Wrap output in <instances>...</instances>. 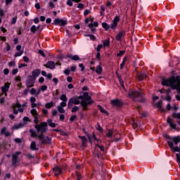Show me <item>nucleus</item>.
Segmentation results:
<instances>
[{"instance_id":"obj_1","label":"nucleus","mask_w":180,"mask_h":180,"mask_svg":"<svg viewBox=\"0 0 180 180\" xmlns=\"http://www.w3.org/2000/svg\"><path fill=\"white\" fill-rule=\"evenodd\" d=\"M162 85L164 86H171L172 89H176L180 92V75L172 77L169 79H163Z\"/></svg>"},{"instance_id":"obj_2","label":"nucleus","mask_w":180,"mask_h":180,"mask_svg":"<svg viewBox=\"0 0 180 180\" xmlns=\"http://www.w3.org/2000/svg\"><path fill=\"white\" fill-rule=\"evenodd\" d=\"M168 141L167 143L172 153H179L180 151V136H174Z\"/></svg>"},{"instance_id":"obj_3","label":"nucleus","mask_w":180,"mask_h":180,"mask_svg":"<svg viewBox=\"0 0 180 180\" xmlns=\"http://www.w3.org/2000/svg\"><path fill=\"white\" fill-rule=\"evenodd\" d=\"M128 95L134 102H144L146 101L143 91L140 89L131 91Z\"/></svg>"},{"instance_id":"obj_4","label":"nucleus","mask_w":180,"mask_h":180,"mask_svg":"<svg viewBox=\"0 0 180 180\" xmlns=\"http://www.w3.org/2000/svg\"><path fill=\"white\" fill-rule=\"evenodd\" d=\"M79 99H82V96H73L69 99L68 103V108H72V105H79L81 103V101Z\"/></svg>"},{"instance_id":"obj_5","label":"nucleus","mask_w":180,"mask_h":180,"mask_svg":"<svg viewBox=\"0 0 180 180\" xmlns=\"http://www.w3.org/2000/svg\"><path fill=\"white\" fill-rule=\"evenodd\" d=\"M35 129H37V131L46 133V131H47V122H41L40 124H35Z\"/></svg>"},{"instance_id":"obj_6","label":"nucleus","mask_w":180,"mask_h":180,"mask_svg":"<svg viewBox=\"0 0 180 180\" xmlns=\"http://www.w3.org/2000/svg\"><path fill=\"white\" fill-rule=\"evenodd\" d=\"M39 140L41 141V144H51V139L49 136H44L43 134L38 136Z\"/></svg>"},{"instance_id":"obj_7","label":"nucleus","mask_w":180,"mask_h":180,"mask_svg":"<svg viewBox=\"0 0 180 180\" xmlns=\"http://www.w3.org/2000/svg\"><path fill=\"white\" fill-rule=\"evenodd\" d=\"M36 82V79L33 78L32 76H28V79L26 80L27 88H32L34 86V83Z\"/></svg>"},{"instance_id":"obj_8","label":"nucleus","mask_w":180,"mask_h":180,"mask_svg":"<svg viewBox=\"0 0 180 180\" xmlns=\"http://www.w3.org/2000/svg\"><path fill=\"white\" fill-rule=\"evenodd\" d=\"M119 22H120V17L117 15L112 20V23L110 25V29H112V30H116V27H117V23H119Z\"/></svg>"},{"instance_id":"obj_9","label":"nucleus","mask_w":180,"mask_h":180,"mask_svg":"<svg viewBox=\"0 0 180 180\" xmlns=\"http://www.w3.org/2000/svg\"><path fill=\"white\" fill-rule=\"evenodd\" d=\"M167 122L169 124V127L172 129H173V130H176V131H178V127H177L176 123L174 122V118H171L168 117Z\"/></svg>"},{"instance_id":"obj_10","label":"nucleus","mask_w":180,"mask_h":180,"mask_svg":"<svg viewBox=\"0 0 180 180\" xmlns=\"http://www.w3.org/2000/svg\"><path fill=\"white\" fill-rule=\"evenodd\" d=\"M53 25H56L58 26H65V25H67V21L64 20L63 19L56 18L53 20Z\"/></svg>"},{"instance_id":"obj_11","label":"nucleus","mask_w":180,"mask_h":180,"mask_svg":"<svg viewBox=\"0 0 180 180\" xmlns=\"http://www.w3.org/2000/svg\"><path fill=\"white\" fill-rule=\"evenodd\" d=\"M110 103L112 106H115L116 108H120L123 103L120 99H113L110 100Z\"/></svg>"},{"instance_id":"obj_12","label":"nucleus","mask_w":180,"mask_h":180,"mask_svg":"<svg viewBox=\"0 0 180 180\" xmlns=\"http://www.w3.org/2000/svg\"><path fill=\"white\" fill-rule=\"evenodd\" d=\"M9 88H11V83L6 82L4 84V86L1 87V91L5 95H6V92L9 91Z\"/></svg>"},{"instance_id":"obj_13","label":"nucleus","mask_w":180,"mask_h":180,"mask_svg":"<svg viewBox=\"0 0 180 180\" xmlns=\"http://www.w3.org/2000/svg\"><path fill=\"white\" fill-rule=\"evenodd\" d=\"M126 35L124 31H120L115 37L117 41H122V38Z\"/></svg>"},{"instance_id":"obj_14","label":"nucleus","mask_w":180,"mask_h":180,"mask_svg":"<svg viewBox=\"0 0 180 180\" xmlns=\"http://www.w3.org/2000/svg\"><path fill=\"white\" fill-rule=\"evenodd\" d=\"M40 72H41V70L40 69L34 70L32 72V78H34V79H36V78H37V77H39L40 75Z\"/></svg>"},{"instance_id":"obj_15","label":"nucleus","mask_w":180,"mask_h":180,"mask_svg":"<svg viewBox=\"0 0 180 180\" xmlns=\"http://www.w3.org/2000/svg\"><path fill=\"white\" fill-rule=\"evenodd\" d=\"M172 116L174 119H176L179 126H180V112H174Z\"/></svg>"},{"instance_id":"obj_16","label":"nucleus","mask_w":180,"mask_h":180,"mask_svg":"<svg viewBox=\"0 0 180 180\" xmlns=\"http://www.w3.org/2000/svg\"><path fill=\"white\" fill-rule=\"evenodd\" d=\"M46 68H49L50 70H54L56 68V64L53 61H49L44 65Z\"/></svg>"},{"instance_id":"obj_17","label":"nucleus","mask_w":180,"mask_h":180,"mask_svg":"<svg viewBox=\"0 0 180 180\" xmlns=\"http://www.w3.org/2000/svg\"><path fill=\"white\" fill-rule=\"evenodd\" d=\"M95 71L98 75L102 74V71H103V69L102 68V63H99L98 65L96 66Z\"/></svg>"},{"instance_id":"obj_18","label":"nucleus","mask_w":180,"mask_h":180,"mask_svg":"<svg viewBox=\"0 0 180 180\" xmlns=\"http://www.w3.org/2000/svg\"><path fill=\"white\" fill-rule=\"evenodd\" d=\"M60 101H62V102L60 103L61 105H63V106L67 105V101H68V98H67V95L65 94H62L60 96Z\"/></svg>"},{"instance_id":"obj_19","label":"nucleus","mask_w":180,"mask_h":180,"mask_svg":"<svg viewBox=\"0 0 180 180\" xmlns=\"http://www.w3.org/2000/svg\"><path fill=\"white\" fill-rule=\"evenodd\" d=\"M65 106H67V104H65V105H63L61 103H60V105L57 106V109L59 113H65V110L64 109Z\"/></svg>"},{"instance_id":"obj_20","label":"nucleus","mask_w":180,"mask_h":180,"mask_svg":"<svg viewBox=\"0 0 180 180\" xmlns=\"http://www.w3.org/2000/svg\"><path fill=\"white\" fill-rule=\"evenodd\" d=\"M25 127V124L20 122L19 124H15L13 126L14 130H19V129H23Z\"/></svg>"},{"instance_id":"obj_21","label":"nucleus","mask_w":180,"mask_h":180,"mask_svg":"<svg viewBox=\"0 0 180 180\" xmlns=\"http://www.w3.org/2000/svg\"><path fill=\"white\" fill-rule=\"evenodd\" d=\"M66 58H70L71 60H73V61H78V60H79V56H78V55L72 56L71 54H68Z\"/></svg>"},{"instance_id":"obj_22","label":"nucleus","mask_w":180,"mask_h":180,"mask_svg":"<svg viewBox=\"0 0 180 180\" xmlns=\"http://www.w3.org/2000/svg\"><path fill=\"white\" fill-rule=\"evenodd\" d=\"M1 134H4V136H6V137H9V136H11V132H9V131H8L6 127H4L1 129Z\"/></svg>"},{"instance_id":"obj_23","label":"nucleus","mask_w":180,"mask_h":180,"mask_svg":"<svg viewBox=\"0 0 180 180\" xmlns=\"http://www.w3.org/2000/svg\"><path fill=\"white\" fill-rule=\"evenodd\" d=\"M82 99H81V101H82V102H85V101H89V94H88V92H84L82 96Z\"/></svg>"},{"instance_id":"obj_24","label":"nucleus","mask_w":180,"mask_h":180,"mask_svg":"<svg viewBox=\"0 0 180 180\" xmlns=\"http://www.w3.org/2000/svg\"><path fill=\"white\" fill-rule=\"evenodd\" d=\"M56 103L53 101H50L49 103H47L45 104V108L46 109H51V108H54Z\"/></svg>"},{"instance_id":"obj_25","label":"nucleus","mask_w":180,"mask_h":180,"mask_svg":"<svg viewBox=\"0 0 180 180\" xmlns=\"http://www.w3.org/2000/svg\"><path fill=\"white\" fill-rule=\"evenodd\" d=\"M147 75H146V73H140L139 75H138V79L139 81H144V79H146Z\"/></svg>"},{"instance_id":"obj_26","label":"nucleus","mask_w":180,"mask_h":180,"mask_svg":"<svg viewBox=\"0 0 180 180\" xmlns=\"http://www.w3.org/2000/svg\"><path fill=\"white\" fill-rule=\"evenodd\" d=\"M103 47H109L110 46V39L107 38L105 40L103 41Z\"/></svg>"},{"instance_id":"obj_27","label":"nucleus","mask_w":180,"mask_h":180,"mask_svg":"<svg viewBox=\"0 0 180 180\" xmlns=\"http://www.w3.org/2000/svg\"><path fill=\"white\" fill-rule=\"evenodd\" d=\"M22 154L21 152L17 151L14 154L12 155V160H19V155Z\"/></svg>"},{"instance_id":"obj_28","label":"nucleus","mask_w":180,"mask_h":180,"mask_svg":"<svg viewBox=\"0 0 180 180\" xmlns=\"http://www.w3.org/2000/svg\"><path fill=\"white\" fill-rule=\"evenodd\" d=\"M53 172L55 173L56 176H57L61 174V169H60L58 167H56L53 169Z\"/></svg>"},{"instance_id":"obj_29","label":"nucleus","mask_w":180,"mask_h":180,"mask_svg":"<svg viewBox=\"0 0 180 180\" xmlns=\"http://www.w3.org/2000/svg\"><path fill=\"white\" fill-rule=\"evenodd\" d=\"M97 108H98V109H99V110H100V112H101V113H104V115H109L108 111H106V110H105L103 108H102L101 105H98Z\"/></svg>"},{"instance_id":"obj_30","label":"nucleus","mask_w":180,"mask_h":180,"mask_svg":"<svg viewBox=\"0 0 180 180\" xmlns=\"http://www.w3.org/2000/svg\"><path fill=\"white\" fill-rule=\"evenodd\" d=\"M30 148L33 150H39V146H37L35 141L31 143Z\"/></svg>"},{"instance_id":"obj_31","label":"nucleus","mask_w":180,"mask_h":180,"mask_svg":"<svg viewBox=\"0 0 180 180\" xmlns=\"http://www.w3.org/2000/svg\"><path fill=\"white\" fill-rule=\"evenodd\" d=\"M79 139L82 140V146L85 147V144L86 143V141H87L86 137L84 136H79Z\"/></svg>"},{"instance_id":"obj_32","label":"nucleus","mask_w":180,"mask_h":180,"mask_svg":"<svg viewBox=\"0 0 180 180\" xmlns=\"http://www.w3.org/2000/svg\"><path fill=\"white\" fill-rule=\"evenodd\" d=\"M102 27H103V29H105V30L108 31V30H109V29H110V25H109V24H108L106 22H103Z\"/></svg>"},{"instance_id":"obj_33","label":"nucleus","mask_w":180,"mask_h":180,"mask_svg":"<svg viewBox=\"0 0 180 180\" xmlns=\"http://www.w3.org/2000/svg\"><path fill=\"white\" fill-rule=\"evenodd\" d=\"M19 162V159H12V165L13 167H17L18 163Z\"/></svg>"},{"instance_id":"obj_34","label":"nucleus","mask_w":180,"mask_h":180,"mask_svg":"<svg viewBox=\"0 0 180 180\" xmlns=\"http://www.w3.org/2000/svg\"><path fill=\"white\" fill-rule=\"evenodd\" d=\"M30 113L33 117L37 116V115H39V112H37V110H36L35 108H32L30 110Z\"/></svg>"},{"instance_id":"obj_35","label":"nucleus","mask_w":180,"mask_h":180,"mask_svg":"<svg viewBox=\"0 0 180 180\" xmlns=\"http://www.w3.org/2000/svg\"><path fill=\"white\" fill-rule=\"evenodd\" d=\"M39 119H40V115L39 114L34 116V122L35 124H39Z\"/></svg>"},{"instance_id":"obj_36","label":"nucleus","mask_w":180,"mask_h":180,"mask_svg":"<svg viewBox=\"0 0 180 180\" xmlns=\"http://www.w3.org/2000/svg\"><path fill=\"white\" fill-rule=\"evenodd\" d=\"M30 94L34 95V96H37V90L34 88H32L30 91Z\"/></svg>"},{"instance_id":"obj_37","label":"nucleus","mask_w":180,"mask_h":180,"mask_svg":"<svg viewBox=\"0 0 180 180\" xmlns=\"http://www.w3.org/2000/svg\"><path fill=\"white\" fill-rule=\"evenodd\" d=\"M106 136L109 139H112V137L113 136V131L112 129H109L108 133L106 134Z\"/></svg>"},{"instance_id":"obj_38","label":"nucleus","mask_w":180,"mask_h":180,"mask_svg":"<svg viewBox=\"0 0 180 180\" xmlns=\"http://www.w3.org/2000/svg\"><path fill=\"white\" fill-rule=\"evenodd\" d=\"M32 33H36L37 30H39V27H36V25H32L30 28Z\"/></svg>"},{"instance_id":"obj_39","label":"nucleus","mask_w":180,"mask_h":180,"mask_svg":"<svg viewBox=\"0 0 180 180\" xmlns=\"http://www.w3.org/2000/svg\"><path fill=\"white\" fill-rule=\"evenodd\" d=\"M30 133H31V137H37V132H36L34 129H30Z\"/></svg>"},{"instance_id":"obj_40","label":"nucleus","mask_w":180,"mask_h":180,"mask_svg":"<svg viewBox=\"0 0 180 180\" xmlns=\"http://www.w3.org/2000/svg\"><path fill=\"white\" fill-rule=\"evenodd\" d=\"M47 123L49 124V126H50V127H56V123L51 122V120H47Z\"/></svg>"},{"instance_id":"obj_41","label":"nucleus","mask_w":180,"mask_h":180,"mask_svg":"<svg viewBox=\"0 0 180 180\" xmlns=\"http://www.w3.org/2000/svg\"><path fill=\"white\" fill-rule=\"evenodd\" d=\"M127 61V58H124L122 63L120 64V70H122L123 67H124V64H126V62Z\"/></svg>"},{"instance_id":"obj_42","label":"nucleus","mask_w":180,"mask_h":180,"mask_svg":"<svg viewBox=\"0 0 180 180\" xmlns=\"http://www.w3.org/2000/svg\"><path fill=\"white\" fill-rule=\"evenodd\" d=\"M79 110V107L77 106V105L72 107V113H75V112H78Z\"/></svg>"},{"instance_id":"obj_43","label":"nucleus","mask_w":180,"mask_h":180,"mask_svg":"<svg viewBox=\"0 0 180 180\" xmlns=\"http://www.w3.org/2000/svg\"><path fill=\"white\" fill-rule=\"evenodd\" d=\"M81 105H82L84 110H86V106H88V103H86L84 101H82Z\"/></svg>"},{"instance_id":"obj_44","label":"nucleus","mask_w":180,"mask_h":180,"mask_svg":"<svg viewBox=\"0 0 180 180\" xmlns=\"http://www.w3.org/2000/svg\"><path fill=\"white\" fill-rule=\"evenodd\" d=\"M18 22V17H14L11 19V25H15Z\"/></svg>"},{"instance_id":"obj_45","label":"nucleus","mask_w":180,"mask_h":180,"mask_svg":"<svg viewBox=\"0 0 180 180\" xmlns=\"http://www.w3.org/2000/svg\"><path fill=\"white\" fill-rule=\"evenodd\" d=\"M88 27L91 29V32H95V30H96V28L94 27V25L92 23H89Z\"/></svg>"},{"instance_id":"obj_46","label":"nucleus","mask_w":180,"mask_h":180,"mask_svg":"<svg viewBox=\"0 0 180 180\" xmlns=\"http://www.w3.org/2000/svg\"><path fill=\"white\" fill-rule=\"evenodd\" d=\"M23 54V51H20L19 52H16L14 55V57H20Z\"/></svg>"},{"instance_id":"obj_47","label":"nucleus","mask_w":180,"mask_h":180,"mask_svg":"<svg viewBox=\"0 0 180 180\" xmlns=\"http://www.w3.org/2000/svg\"><path fill=\"white\" fill-rule=\"evenodd\" d=\"M74 0H68L66 2V5H68V6H72Z\"/></svg>"},{"instance_id":"obj_48","label":"nucleus","mask_w":180,"mask_h":180,"mask_svg":"<svg viewBox=\"0 0 180 180\" xmlns=\"http://www.w3.org/2000/svg\"><path fill=\"white\" fill-rule=\"evenodd\" d=\"M96 129H97V130H98V131H101V132L103 131V128H102V127H101L99 123H97Z\"/></svg>"},{"instance_id":"obj_49","label":"nucleus","mask_w":180,"mask_h":180,"mask_svg":"<svg viewBox=\"0 0 180 180\" xmlns=\"http://www.w3.org/2000/svg\"><path fill=\"white\" fill-rule=\"evenodd\" d=\"M49 6L51 8V9L56 8V4H54V2H53V1H49Z\"/></svg>"},{"instance_id":"obj_50","label":"nucleus","mask_w":180,"mask_h":180,"mask_svg":"<svg viewBox=\"0 0 180 180\" xmlns=\"http://www.w3.org/2000/svg\"><path fill=\"white\" fill-rule=\"evenodd\" d=\"M22 120L24 122L23 124H27V122H29V117H24L22 118Z\"/></svg>"},{"instance_id":"obj_51","label":"nucleus","mask_w":180,"mask_h":180,"mask_svg":"<svg viewBox=\"0 0 180 180\" xmlns=\"http://www.w3.org/2000/svg\"><path fill=\"white\" fill-rule=\"evenodd\" d=\"M165 99L168 102H171L172 98L170 96L168 95V92H167V96L165 98Z\"/></svg>"},{"instance_id":"obj_52","label":"nucleus","mask_w":180,"mask_h":180,"mask_svg":"<svg viewBox=\"0 0 180 180\" xmlns=\"http://www.w3.org/2000/svg\"><path fill=\"white\" fill-rule=\"evenodd\" d=\"M70 70L72 72H75L77 70V65H74L70 67Z\"/></svg>"},{"instance_id":"obj_53","label":"nucleus","mask_w":180,"mask_h":180,"mask_svg":"<svg viewBox=\"0 0 180 180\" xmlns=\"http://www.w3.org/2000/svg\"><path fill=\"white\" fill-rule=\"evenodd\" d=\"M18 72H19V70H18V68L13 69V70H12V74H13V75H16V74H18Z\"/></svg>"},{"instance_id":"obj_54","label":"nucleus","mask_w":180,"mask_h":180,"mask_svg":"<svg viewBox=\"0 0 180 180\" xmlns=\"http://www.w3.org/2000/svg\"><path fill=\"white\" fill-rule=\"evenodd\" d=\"M30 101L31 103H34V102H36V97H34V96L30 97Z\"/></svg>"},{"instance_id":"obj_55","label":"nucleus","mask_w":180,"mask_h":180,"mask_svg":"<svg viewBox=\"0 0 180 180\" xmlns=\"http://www.w3.org/2000/svg\"><path fill=\"white\" fill-rule=\"evenodd\" d=\"M124 51H120V52L117 54V57H121V56H123L124 54Z\"/></svg>"},{"instance_id":"obj_56","label":"nucleus","mask_w":180,"mask_h":180,"mask_svg":"<svg viewBox=\"0 0 180 180\" xmlns=\"http://www.w3.org/2000/svg\"><path fill=\"white\" fill-rule=\"evenodd\" d=\"M41 91H42V92H44V91H47V86H46V85L41 86Z\"/></svg>"},{"instance_id":"obj_57","label":"nucleus","mask_w":180,"mask_h":180,"mask_svg":"<svg viewBox=\"0 0 180 180\" xmlns=\"http://www.w3.org/2000/svg\"><path fill=\"white\" fill-rule=\"evenodd\" d=\"M79 67L81 68V71H84L85 70V66H84V64L79 63Z\"/></svg>"},{"instance_id":"obj_58","label":"nucleus","mask_w":180,"mask_h":180,"mask_svg":"<svg viewBox=\"0 0 180 180\" xmlns=\"http://www.w3.org/2000/svg\"><path fill=\"white\" fill-rule=\"evenodd\" d=\"M42 113H43V115H44L46 116L49 113V110H47V109H46V108H43Z\"/></svg>"},{"instance_id":"obj_59","label":"nucleus","mask_w":180,"mask_h":180,"mask_svg":"<svg viewBox=\"0 0 180 180\" xmlns=\"http://www.w3.org/2000/svg\"><path fill=\"white\" fill-rule=\"evenodd\" d=\"M102 47H103V45L98 44L96 47V51H101V49H102Z\"/></svg>"},{"instance_id":"obj_60","label":"nucleus","mask_w":180,"mask_h":180,"mask_svg":"<svg viewBox=\"0 0 180 180\" xmlns=\"http://www.w3.org/2000/svg\"><path fill=\"white\" fill-rule=\"evenodd\" d=\"M38 53L42 56V57H46V55L44 54V51L43 50H39Z\"/></svg>"},{"instance_id":"obj_61","label":"nucleus","mask_w":180,"mask_h":180,"mask_svg":"<svg viewBox=\"0 0 180 180\" xmlns=\"http://www.w3.org/2000/svg\"><path fill=\"white\" fill-rule=\"evenodd\" d=\"M4 75H8V74H9V69L5 68L4 70Z\"/></svg>"},{"instance_id":"obj_62","label":"nucleus","mask_w":180,"mask_h":180,"mask_svg":"<svg viewBox=\"0 0 180 180\" xmlns=\"http://www.w3.org/2000/svg\"><path fill=\"white\" fill-rule=\"evenodd\" d=\"M38 81L39 84H43V82H44V77H39Z\"/></svg>"},{"instance_id":"obj_63","label":"nucleus","mask_w":180,"mask_h":180,"mask_svg":"<svg viewBox=\"0 0 180 180\" xmlns=\"http://www.w3.org/2000/svg\"><path fill=\"white\" fill-rule=\"evenodd\" d=\"M176 162H178L179 165H180V156L179 154H176Z\"/></svg>"},{"instance_id":"obj_64","label":"nucleus","mask_w":180,"mask_h":180,"mask_svg":"<svg viewBox=\"0 0 180 180\" xmlns=\"http://www.w3.org/2000/svg\"><path fill=\"white\" fill-rule=\"evenodd\" d=\"M75 119H77V115H72V117H70V121L74 122V120H75Z\"/></svg>"}]
</instances>
